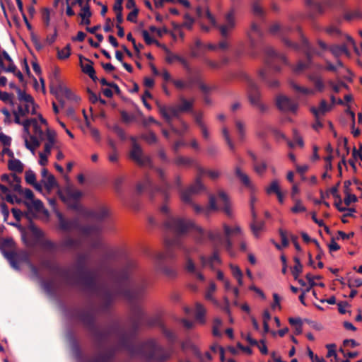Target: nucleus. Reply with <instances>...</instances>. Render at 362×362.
<instances>
[{
  "instance_id": "36",
  "label": "nucleus",
  "mask_w": 362,
  "mask_h": 362,
  "mask_svg": "<svg viewBox=\"0 0 362 362\" xmlns=\"http://www.w3.org/2000/svg\"><path fill=\"white\" fill-rule=\"evenodd\" d=\"M62 245L66 248L76 249L80 247L81 242L71 238H66L63 240Z\"/></svg>"
},
{
  "instance_id": "49",
  "label": "nucleus",
  "mask_w": 362,
  "mask_h": 362,
  "mask_svg": "<svg viewBox=\"0 0 362 362\" xmlns=\"http://www.w3.org/2000/svg\"><path fill=\"white\" fill-rule=\"evenodd\" d=\"M70 54H71V48H70L69 45H67L62 49L58 50V52H57L58 58L60 59H66L69 57Z\"/></svg>"
},
{
  "instance_id": "64",
  "label": "nucleus",
  "mask_w": 362,
  "mask_h": 362,
  "mask_svg": "<svg viewBox=\"0 0 362 362\" xmlns=\"http://www.w3.org/2000/svg\"><path fill=\"white\" fill-rule=\"evenodd\" d=\"M161 272L168 277H174L177 274V272L175 269L168 267L161 268Z\"/></svg>"
},
{
  "instance_id": "35",
  "label": "nucleus",
  "mask_w": 362,
  "mask_h": 362,
  "mask_svg": "<svg viewBox=\"0 0 362 362\" xmlns=\"http://www.w3.org/2000/svg\"><path fill=\"white\" fill-rule=\"evenodd\" d=\"M235 175L240 179L241 182L247 187H252V184L250 177L241 171L240 168H235Z\"/></svg>"
},
{
  "instance_id": "59",
  "label": "nucleus",
  "mask_w": 362,
  "mask_h": 362,
  "mask_svg": "<svg viewBox=\"0 0 362 362\" xmlns=\"http://www.w3.org/2000/svg\"><path fill=\"white\" fill-rule=\"evenodd\" d=\"M222 133L230 149L233 151L235 149V146L230 138L228 129L226 127H223L222 129Z\"/></svg>"
},
{
  "instance_id": "26",
  "label": "nucleus",
  "mask_w": 362,
  "mask_h": 362,
  "mask_svg": "<svg viewBox=\"0 0 362 362\" xmlns=\"http://www.w3.org/2000/svg\"><path fill=\"white\" fill-rule=\"evenodd\" d=\"M332 108L331 105H329L325 100H322L320 103L318 108L312 107L310 112L313 114L315 117H321L325 115L326 112H329Z\"/></svg>"
},
{
  "instance_id": "6",
  "label": "nucleus",
  "mask_w": 362,
  "mask_h": 362,
  "mask_svg": "<svg viewBox=\"0 0 362 362\" xmlns=\"http://www.w3.org/2000/svg\"><path fill=\"white\" fill-rule=\"evenodd\" d=\"M247 84V95L250 104L257 108L260 112H265L268 110L267 105L262 103L261 93L255 82L250 77H246Z\"/></svg>"
},
{
  "instance_id": "34",
  "label": "nucleus",
  "mask_w": 362,
  "mask_h": 362,
  "mask_svg": "<svg viewBox=\"0 0 362 362\" xmlns=\"http://www.w3.org/2000/svg\"><path fill=\"white\" fill-rule=\"evenodd\" d=\"M59 226L64 230H69L75 228L76 223L74 221L66 220L61 214H58Z\"/></svg>"
},
{
  "instance_id": "60",
  "label": "nucleus",
  "mask_w": 362,
  "mask_h": 362,
  "mask_svg": "<svg viewBox=\"0 0 362 362\" xmlns=\"http://www.w3.org/2000/svg\"><path fill=\"white\" fill-rule=\"evenodd\" d=\"M42 246L44 249L51 251V252L54 251L57 248L56 244L52 242L51 240H44L42 243Z\"/></svg>"
},
{
  "instance_id": "51",
  "label": "nucleus",
  "mask_w": 362,
  "mask_h": 362,
  "mask_svg": "<svg viewBox=\"0 0 362 362\" xmlns=\"http://www.w3.org/2000/svg\"><path fill=\"white\" fill-rule=\"evenodd\" d=\"M216 284L214 282H211L209 284L208 290L205 295V297L207 300H210L211 301H214V303H216V301L213 298V293L216 291Z\"/></svg>"
},
{
  "instance_id": "2",
  "label": "nucleus",
  "mask_w": 362,
  "mask_h": 362,
  "mask_svg": "<svg viewBox=\"0 0 362 362\" xmlns=\"http://www.w3.org/2000/svg\"><path fill=\"white\" fill-rule=\"evenodd\" d=\"M138 325H133L129 329L118 326L113 327L106 338L117 340L116 349H124L132 356L144 358L146 362H165L171 356L172 351L165 349L155 339H148L141 344H135L134 339Z\"/></svg>"
},
{
  "instance_id": "23",
  "label": "nucleus",
  "mask_w": 362,
  "mask_h": 362,
  "mask_svg": "<svg viewBox=\"0 0 362 362\" xmlns=\"http://www.w3.org/2000/svg\"><path fill=\"white\" fill-rule=\"evenodd\" d=\"M262 32L260 28L255 23L251 24L250 30L247 31V36L250 41V45L254 47L256 45L257 37H261Z\"/></svg>"
},
{
  "instance_id": "5",
  "label": "nucleus",
  "mask_w": 362,
  "mask_h": 362,
  "mask_svg": "<svg viewBox=\"0 0 362 362\" xmlns=\"http://www.w3.org/2000/svg\"><path fill=\"white\" fill-rule=\"evenodd\" d=\"M208 237L214 245V252L209 257H207L204 255H201L199 257V260L202 264V267L209 266L211 269H214V264L216 263H221L218 248L221 246H224L223 237L222 236L221 232L218 230L209 231Z\"/></svg>"
},
{
  "instance_id": "43",
  "label": "nucleus",
  "mask_w": 362,
  "mask_h": 362,
  "mask_svg": "<svg viewBox=\"0 0 362 362\" xmlns=\"http://www.w3.org/2000/svg\"><path fill=\"white\" fill-rule=\"evenodd\" d=\"M189 188L192 192V193L198 194L202 190L204 189V186L202 183L200 177H197L194 183Z\"/></svg>"
},
{
  "instance_id": "30",
  "label": "nucleus",
  "mask_w": 362,
  "mask_h": 362,
  "mask_svg": "<svg viewBox=\"0 0 362 362\" xmlns=\"http://www.w3.org/2000/svg\"><path fill=\"white\" fill-rule=\"evenodd\" d=\"M290 85L296 92L304 95H314L315 94V90L313 88L300 86L293 81H291Z\"/></svg>"
},
{
  "instance_id": "42",
  "label": "nucleus",
  "mask_w": 362,
  "mask_h": 362,
  "mask_svg": "<svg viewBox=\"0 0 362 362\" xmlns=\"http://www.w3.org/2000/svg\"><path fill=\"white\" fill-rule=\"evenodd\" d=\"M194 162V161L193 159H192L190 158H187V157H183V156H178L174 160V163L178 166L190 165L193 164Z\"/></svg>"
},
{
  "instance_id": "11",
  "label": "nucleus",
  "mask_w": 362,
  "mask_h": 362,
  "mask_svg": "<svg viewBox=\"0 0 362 362\" xmlns=\"http://www.w3.org/2000/svg\"><path fill=\"white\" fill-rule=\"evenodd\" d=\"M14 245V242L11 238L4 239L0 242V248L3 251L4 256L9 261L11 266L18 269V255L16 252L12 250L6 251V250H11Z\"/></svg>"
},
{
  "instance_id": "27",
  "label": "nucleus",
  "mask_w": 362,
  "mask_h": 362,
  "mask_svg": "<svg viewBox=\"0 0 362 362\" xmlns=\"http://www.w3.org/2000/svg\"><path fill=\"white\" fill-rule=\"evenodd\" d=\"M156 171L163 185L162 187L160 188L158 190L161 191V192L163 194L164 199H167L169 197L168 191L170 189L171 186L166 180V175L165 172L161 168H157Z\"/></svg>"
},
{
  "instance_id": "39",
  "label": "nucleus",
  "mask_w": 362,
  "mask_h": 362,
  "mask_svg": "<svg viewBox=\"0 0 362 362\" xmlns=\"http://www.w3.org/2000/svg\"><path fill=\"white\" fill-rule=\"evenodd\" d=\"M25 204L29 209H35L36 212H40L43 209V203L40 199H33L30 202H25Z\"/></svg>"
},
{
  "instance_id": "17",
  "label": "nucleus",
  "mask_w": 362,
  "mask_h": 362,
  "mask_svg": "<svg viewBox=\"0 0 362 362\" xmlns=\"http://www.w3.org/2000/svg\"><path fill=\"white\" fill-rule=\"evenodd\" d=\"M235 11L230 10L226 16L225 24L218 27L221 34L223 37H226L228 33L235 28Z\"/></svg>"
},
{
  "instance_id": "4",
  "label": "nucleus",
  "mask_w": 362,
  "mask_h": 362,
  "mask_svg": "<svg viewBox=\"0 0 362 362\" xmlns=\"http://www.w3.org/2000/svg\"><path fill=\"white\" fill-rule=\"evenodd\" d=\"M165 243L166 251L157 255L156 259L158 261L175 258V254L173 251L174 247L183 252L185 259H187V257H191L192 254L195 253L197 251V247L194 245H185L180 237L166 238Z\"/></svg>"
},
{
  "instance_id": "33",
  "label": "nucleus",
  "mask_w": 362,
  "mask_h": 362,
  "mask_svg": "<svg viewBox=\"0 0 362 362\" xmlns=\"http://www.w3.org/2000/svg\"><path fill=\"white\" fill-rule=\"evenodd\" d=\"M25 147L29 149L33 153H35V149L40 146V143L35 136H30L28 139H24Z\"/></svg>"
},
{
  "instance_id": "16",
  "label": "nucleus",
  "mask_w": 362,
  "mask_h": 362,
  "mask_svg": "<svg viewBox=\"0 0 362 362\" xmlns=\"http://www.w3.org/2000/svg\"><path fill=\"white\" fill-rule=\"evenodd\" d=\"M158 109L160 115L170 125H171L173 118L177 117L180 113L177 105L165 106L158 104Z\"/></svg>"
},
{
  "instance_id": "28",
  "label": "nucleus",
  "mask_w": 362,
  "mask_h": 362,
  "mask_svg": "<svg viewBox=\"0 0 362 362\" xmlns=\"http://www.w3.org/2000/svg\"><path fill=\"white\" fill-rule=\"evenodd\" d=\"M218 197L223 204V211L228 216H232V210L230 205V202L228 195L223 190L218 192Z\"/></svg>"
},
{
  "instance_id": "46",
  "label": "nucleus",
  "mask_w": 362,
  "mask_h": 362,
  "mask_svg": "<svg viewBox=\"0 0 362 362\" xmlns=\"http://www.w3.org/2000/svg\"><path fill=\"white\" fill-rule=\"evenodd\" d=\"M194 194L192 193V192L190 190L189 188H188L186 190H182L181 192V199L183 202L189 204H192L193 202H192V195Z\"/></svg>"
},
{
  "instance_id": "18",
  "label": "nucleus",
  "mask_w": 362,
  "mask_h": 362,
  "mask_svg": "<svg viewBox=\"0 0 362 362\" xmlns=\"http://www.w3.org/2000/svg\"><path fill=\"white\" fill-rule=\"evenodd\" d=\"M130 157L141 165L151 163V159L143 155L141 147L136 142L133 144L132 148L130 151Z\"/></svg>"
},
{
  "instance_id": "57",
  "label": "nucleus",
  "mask_w": 362,
  "mask_h": 362,
  "mask_svg": "<svg viewBox=\"0 0 362 362\" xmlns=\"http://www.w3.org/2000/svg\"><path fill=\"white\" fill-rule=\"evenodd\" d=\"M25 179L26 182L30 185L35 184L36 177L35 173L31 170H27L25 172Z\"/></svg>"
},
{
  "instance_id": "55",
  "label": "nucleus",
  "mask_w": 362,
  "mask_h": 362,
  "mask_svg": "<svg viewBox=\"0 0 362 362\" xmlns=\"http://www.w3.org/2000/svg\"><path fill=\"white\" fill-rule=\"evenodd\" d=\"M78 15L81 18L91 17L92 13L90 9V6L88 3L86 5H84L83 7H81V12L79 13Z\"/></svg>"
},
{
  "instance_id": "1",
  "label": "nucleus",
  "mask_w": 362,
  "mask_h": 362,
  "mask_svg": "<svg viewBox=\"0 0 362 362\" xmlns=\"http://www.w3.org/2000/svg\"><path fill=\"white\" fill-rule=\"evenodd\" d=\"M86 262L87 257L85 255H78L77 261L78 279L75 278L71 268L64 269L57 268V272L69 284H78V281H80L88 290L95 293L105 304L110 303L118 296H122L129 300L136 298L146 288V284L144 283L139 287L129 284L123 285L125 284L129 276L128 268L125 269L118 277V283L121 284V287L117 290H112L106 285H100L98 272L88 270L86 268Z\"/></svg>"
},
{
  "instance_id": "21",
  "label": "nucleus",
  "mask_w": 362,
  "mask_h": 362,
  "mask_svg": "<svg viewBox=\"0 0 362 362\" xmlns=\"http://www.w3.org/2000/svg\"><path fill=\"white\" fill-rule=\"evenodd\" d=\"M209 206L202 207L197 204L192 203L191 205L197 214H204L206 216H208L211 211H216L218 209V206L216 204V199L214 194H210L209 197Z\"/></svg>"
},
{
  "instance_id": "53",
  "label": "nucleus",
  "mask_w": 362,
  "mask_h": 362,
  "mask_svg": "<svg viewBox=\"0 0 362 362\" xmlns=\"http://www.w3.org/2000/svg\"><path fill=\"white\" fill-rule=\"evenodd\" d=\"M291 211L294 214H298L305 211L306 208L300 200H296L294 206L291 209Z\"/></svg>"
},
{
  "instance_id": "19",
  "label": "nucleus",
  "mask_w": 362,
  "mask_h": 362,
  "mask_svg": "<svg viewBox=\"0 0 362 362\" xmlns=\"http://www.w3.org/2000/svg\"><path fill=\"white\" fill-rule=\"evenodd\" d=\"M148 323L151 326H158L169 341L173 342L175 341V334L165 326L160 317L157 316L152 318Z\"/></svg>"
},
{
  "instance_id": "56",
  "label": "nucleus",
  "mask_w": 362,
  "mask_h": 362,
  "mask_svg": "<svg viewBox=\"0 0 362 362\" xmlns=\"http://www.w3.org/2000/svg\"><path fill=\"white\" fill-rule=\"evenodd\" d=\"M113 355V351H110L105 354H101L93 362H110V359Z\"/></svg>"
},
{
  "instance_id": "3",
  "label": "nucleus",
  "mask_w": 362,
  "mask_h": 362,
  "mask_svg": "<svg viewBox=\"0 0 362 362\" xmlns=\"http://www.w3.org/2000/svg\"><path fill=\"white\" fill-rule=\"evenodd\" d=\"M160 212L164 215L163 225L167 232L179 237L186 234L190 230H194L197 233L195 235L197 243H202L204 241L205 232L204 229L197 226L193 221L172 215L170 208L166 204L160 207Z\"/></svg>"
},
{
  "instance_id": "14",
  "label": "nucleus",
  "mask_w": 362,
  "mask_h": 362,
  "mask_svg": "<svg viewBox=\"0 0 362 362\" xmlns=\"http://www.w3.org/2000/svg\"><path fill=\"white\" fill-rule=\"evenodd\" d=\"M16 93L18 95V99L23 104V108L28 110V113L35 115L36 113L35 103L33 98L22 90L20 88H16Z\"/></svg>"
},
{
  "instance_id": "25",
  "label": "nucleus",
  "mask_w": 362,
  "mask_h": 362,
  "mask_svg": "<svg viewBox=\"0 0 362 362\" xmlns=\"http://www.w3.org/2000/svg\"><path fill=\"white\" fill-rule=\"evenodd\" d=\"M308 79L310 81L313 86H315V90L316 91L322 92L325 90V85L322 78V77L315 73L309 74L308 76Z\"/></svg>"
},
{
  "instance_id": "61",
  "label": "nucleus",
  "mask_w": 362,
  "mask_h": 362,
  "mask_svg": "<svg viewBox=\"0 0 362 362\" xmlns=\"http://www.w3.org/2000/svg\"><path fill=\"white\" fill-rule=\"evenodd\" d=\"M164 49H165L166 51V53H167V56L165 57V60L169 64H171L173 63L175 60H179L180 59V56L177 55V54H174L173 53H171L169 49H168L165 46H163Z\"/></svg>"
},
{
  "instance_id": "54",
  "label": "nucleus",
  "mask_w": 362,
  "mask_h": 362,
  "mask_svg": "<svg viewBox=\"0 0 362 362\" xmlns=\"http://www.w3.org/2000/svg\"><path fill=\"white\" fill-rule=\"evenodd\" d=\"M222 325V321L219 318H216L214 320L213 325V334L216 337H220L221 335V332L219 330L221 326Z\"/></svg>"
},
{
  "instance_id": "29",
  "label": "nucleus",
  "mask_w": 362,
  "mask_h": 362,
  "mask_svg": "<svg viewBox=\"0 0 362 362\" xmlns=\"http://www.w3.org/2000/svg\"><path fill=\"white\" fill-rule=\"evenodd\" d=\"M180 103L177 105L178 110L180 112H192L194 105V100H187L183 96L179 98Z\"/></svg>"
},
{
  "instance_id": "31",
  "label": "nucleus",
  "mask_w": 362,
  "mask_h": 362,
  "mask_svg": "<svg viewBox=\"0 0 362 362\" xmlns=\"http://www.w3.org/2000/svg\"><path fill=\"white\" fill-rule=\"evenodd\" d=\"M8 169L15 173H21L23 171V164L21 161L16 158L10 159L8 162Z\"/></svg>"
},
{
  "instance_id": "41",
  "label": "nucleus",
  "mask_w": 362,
  "mask_h": 362,
  "mask_svg": "<svg viewBox=\"0 0 362 362\" xmlns=\"http://www.w3.org/2000/svg\"><path fill=\"white\" fill-rule=\"evenodd\" d=\"M252 11L255 16L258 17H263L264 15V11L261 6L259 0H255L252 4Z\"/></svg>"
},
{
  "instance_id": "37",
  "label": "nucleus",
  "mask_w": 362,
  "mask_h": 362,
  "mask_svg": "<svg viewBox=\"0 0 362 362\" xmlns=\"http://www.w3.org/2000/svg\"><path fill=\"white\" fill-rule=\"evenodd\" d=\"M205 313H206V310L204 308V306L199 303H196V306H195L196 319L197 320H199L200 322L204 323Z\"/></svg>"
},
{
  "instance_id": "52",
  "label": "nucleus",
  "mask_w": 362,
  "mask_h": 362,
  "mask_svg": "<svg viewBox=\"0 0 362 362\" xmlns=\"http://www.w3.org/2000/svg\"><path fill=\"white\" fill-rule=\"evenodd\" d=\"M141 33H142L144 40L147 45H151L153 43H155V44H156L157 46H160V43L157 40H153V38L151 37V36L147 30H143L141 31Z\"/></svg>"
},
{
  "instance_id": "38",
  "label": "nucleus",
  "mask_w": 362,
  "mask_h": 362,
  "mask_svg": "<svg viewBox=\"0 0 362 362\" xmlns=\"http://www.w3.org/2000/svg\"><path fill=\"white\" fill-rule=\"evenodd\" d=\"M42 182L45 187L48 190L52 189L57 186V182L53 175H47L46 178L42 180Z\"/></svg>"
},
{
  "instance_id": "40",
  "label": "nucleus",
  "mask_w": 362,
  "mask_h": 362,
  "mask_svg": "<svg viewBox=\"0 0 362 362\" xmlns=\"http://www.w3.org/2000/svg\"><path fill=\"white\" fill-rule=\"evenodd\" d=\"M9 185L13 191L20 193L22 192L21 186V178L16 175L12 174V180Z\"/></svg>"
},
{
  "instance_id": "58",
  "label": "nucleus",
  "mask_w": 362,
  "mask_h": 362,
  "mask_svg": "<svg viewBox=\"0 0 362 362\" xmlns=\"http://www.w3.org/2000/svg\"><path fill=\"white\" fill-rule=\"evenodd\" d=\"M13 94H10L6 92L0 91V100H1L2 101H4L5 103H8L11 105H13Z\"/></svg>"
},
{
  "instance_id": "63",
  "label": "nucleus",
  "mask_w": 362,
  "mask_h": 362,
  "mask_svg": "<svg viewBox=\"0 0 362 362\" xmlns=\"http://www.w3.org/2000/svg\"><path fill=\"white\" fill-rule=\"evenodd\" d=\"M302 271H303L302 264H295L291 269V272L293 276V278L295 279H298V277L300 275V274L302 272Z\"/></svg>"
},
{
  "instance_id": "13",
  "label": "nucleus",
  "mask_w": 362,
  "mask_h": 362,
  "mask_svg": "<svg viewBox=\"0 0 362 362\" xmlns=\"http://www.w3.org/2000/svg\"><path fill=\"white\" fill-rule=\"evenodd\" d=\"M202 268V266L199 267L196 264L195 262L191 257H187V259H185V271L189 275L196 278L201 281H204L205 280V277L201 271Z\"/></svg>"
},
{
  "instance_id": "15",
  "label": "nucleus",
  "mask_w": 362,
  "mask_h": 362,
  "mask_svg": "<svg viewBox=\"0 0 362 362\" xmlns=\"http://www.w3.org/2000/svg\"><path fill=\"white\" fill-rule=\"evenodd\" d=\"M292 29L293 28L291 26L281 27L279 23H275L270 26L269 32L273 35L279 33L281 37L282 38L283 42L286 46L291 47L294 49H297L299 47L298 44L291 42L288 39L284 37V35L285 33L291 32Z\"/></svg>"
},
{
  "instance_id": "22",
  "label": "nucleus",
  "mask_w": 362,
  "mask_h": 362,
  "mask_svg": "<svg viewBox=\"0 0 362 362\" xmlns=\"http://www.w3.org/2000/svg\"><path fill=\"white\" fill-rule=\"evenodd\" d=\"M83 214L87 217L92 218L97 221H102L108 216L109 211L106 207L101 206L95 210H84Z\"/></svg>"
},
{
  "instance_id": "47",
  "label": "nucleus",
  "mask_w": 362,
  "mask_h": 362,
  "mask_svg": "<svg viewBox=\"0 0 362 362\" xmlns=\"http://www.w3.org/2000/svg\"><path fill=\"white\" fill-rule=\"evenodd\" d=\"M280 191L279 184L276 180H273L270 185L266 188V192L268 194H271L272 193H275L276 194Z\"/></svg>"
},
{
  "instance_id": "50",
  "label": "nucleus",
  "mask_w": 362,
  "mask_h": 362,
  "mask_svg": "<svg viewBox=\"0 0 362 362\" xmlns=\"http://www.w3.org/2000/svg\"><path fill=\"white\" fill-rule=\"evenodd\" d=\"M235 127L238 130V133L240 137V139H243L245 135V124L240 120L235 121Z\"/></svg>"
},
{
  "instance_id": "45",
  "label": "nucleus",
  "mask_w": 362,
  "mask_h": 362,
  "mask_svg": "<svg viewBox=\"0 0 362 362\" xmlns=\"http://www.w3.org/2000/svg\"><path fill=\"white\" fill-rule=\"evenodd\" d=\"M54 144V137L50 133L47 134V141L45 144L44 153L50 154L51 150Z\"/></svg>"
},
{
  "instance_id": "12",
  "label": "nucleus",
  "mask_w": 362,
  "mask_h": 362,
  "mask_svg": "<svg viewBox=\"0 0 362 362\" xmlns=\"http://www.w3.org/2000/svg\"><path fill=\"white\" fill-rule=\"evenodd\" d=\"M276 105L281 111L291 112L293 113L296 112L298 107L297 103L284 95H279L276 97Z\"/></svg>"
},
{
  "instance_id": "20",
  "label": "nucleus",
  "mask_w": 362,
  "mask_h": 362,
  "mask_svg": "<svg viewBox=\"0 0 362 362\" xmlns=\"http://www.w3.org/2000/svg\"><path fill=\"white\" fill-rule=\"evenodd\" d=\"M50 92L54 95H59L70 100L76 101L78 100V98L74 95L68 88L61 83H59L56 86L51 85Z\"/></svg>"
},
{
  "instance_id": "10",
  "label": "nucleus",
  "mask_w": 362,
  "mask_h": 362,
  "mask_svg": "<svg viewBox=\"0 0 362 362\" xmlns=\"http://www.w3.org/2000/svg\"><path fill=\"white\" fill-rule=\"evenodd\" d=\"M266 64L274 71L278 72L280 67L276 64L277 62H281L287 64V59L284 54L277 53L272 47H268L265 49Z\"/></svg>"
},
{
  "instance_id": "32",
  "label": "nucleus",
  "mask_w": 362,
  "mask_h": 362,
  "mask_svg": "<svg viewBox=\"0 0 362 362\" xmlns=\"http://www.w3.org/2000/svg\"><path fill=\"white\" fill-rule=\"evenodd\" d=\"M84 59L88 63L84 65L81 64L82 71L85 74H88L93 81H96L98 78L95 75V71L93 66V62L88 59L84 58Z\"/></svg>"
},
{
  "instance_id": "24",
  "label": "nucleus",
  "mask_w": 362,
  "mask_h": 362,
  "mask_svg": "<svg viewBox=\"0 0 362 362\" xmlns=\"http://www.w3.org/2000/svg\"><path fill=\"white\" fill-rule=\"evenodd\" d=\"M252 221L250 223V229L252 232V234L255 238H259L260 232L264 228V222L262 221L257 220V214L255 211L252 210Z\"/></svg>"
},
{
  "instance_id": "7",
  "label": "nucleus",
  "mask_w": 362,
  "mask_h": 362,
  "mask_svg": "<svg viewBox=\"0 0 362 362\" xmlns=\"http://www.w3.org/2000/svg\"><path fill=\"white\" fill-rule=\"evenodd\" d=\"M223 230L225 233V238H223L224 247L230 255H232L233 249L232 236H237L240 240V249L243 251L246 250L247 245L243 240V233L240 226H236L231 228L228 225L223 224Z\"/></svg>"
},
{
  "instance_id": "9",
  "label": "nucleus",
  "mask_w": 362,
  "mask_h": 362,
  "mask_svg": "<svg viewBox=\"0 0 362 362\" xmlns=\"http://www.w3.org/2000/svg\"><path fill=\"white\" fill-rule=\"evenodd\" d=\"M82 194H83L81 190L72 187H69L60 194V197L68 207L80 211L81 206L79 204L78 201L82 197Z\"/></svg>"
},
{
  "instance_id": "62",
  "label": "nucleus",
  "mask_w": 362,
  "mask_h": 362,
  "mask_svg": "<svg viewBox=\"0 0 362 362\" xmlns=\"http://www.w3.org/2000/svg\"><path fill=\"white\" fill-rule=\"evenodd\" d=\"M259 76L265 82H267L268 83V85H269V86L270 88H275V87L279 86V83L276 80H274L272 81H267L266 71H261L259 72Z\"/></svg>"
},
{
  "instance_id": "44",
  "label": "nucleus",
  "mask_w": 362,
  "mask_h": 362,
  "mask_svg": "<svg viewBox=\"0 0 362 362\" xmlns=\"http://www.w3.org/2000/svg\"><path fill=\"white\" fill-rule=\"evenodd\" d=\"M152 182L151 179L146 177L142 183H139L136 186V190L138 192H141L145 189H150L152 188Z\"/></svg>"
},
{
  "instance_id": "48",
  "label": "nucleus",
  "mask_w": 362,
  "mask_h": 362,
  "mask_svg": "<svg viewBox=\"0 0 362 362\" xmlns=\"http://www.w3.org/2000/svg\"><path fill=\"white\" fill-rule=\"evenodd\" d=\"M141 137L144 140H145L148 144H156L158 141L157 136L152 132H148L146 134H143Z\"/></svg>"
},
{
  "instance_id": "8",
  "label": "nucleus",
  "mask_w": 362,
  "mask_h": 362,
  "mask_svg": "<svg viewBox=\"0 0 362 362\" xmlns=\"http://www.w3.org/2000/svg\"><path fill=\"white\" fill-rule=\"evenodd\" d=\"M296 28L301 37L302 46L303 47V51L305 53L307 57V61L305 62L300 61L294 67L293 71L295 72H299L310 66V65L311 64L312 56L313 54H315L320 57L322 56V54L320 52L315 51L314 49H313L312 47L310 45L308 39L303 35L300 28L298 26H297Z\"/></svg>"
}]
</instances>
